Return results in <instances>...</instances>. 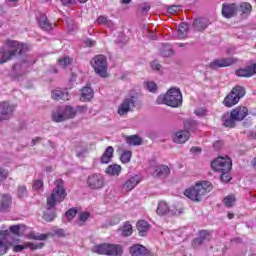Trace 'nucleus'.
<instances>
[{"label":"nucleus","mask_w":256,"mask_h":256,"mask_svg":"<svg viewBox=\"0 0 256 256\" xmlns=\"http://www.w3.org/2000/svg\"><path fill=\"white\" fill-rule=\"evenodd\" d=\"M27 47L25 44L17 40H6L4 45L0 47V65L11 61L13 57L25 53Z\"/></svg>","instance_id":"obj_1"},{"label":"nucleus","mask_w":256,"mask_h":256,"mask_svg":"<svg viewBox=\"0 0 256 256\" xmlns=\"http://www.w3.org/2000/svg\"><path fill=\"white\" fill-rule=\"evenodd\" d=\"M156 103L158 105H168V107H181L183 105V94L177 87L170 88L166 94L158 96Z\"/></svg>","instance_id":"obj_2"},{"label":"nucleus","mask_w":256,"mask_h":256,"mask_svg":"<svg viewBox=\"0 0 256 256\" xmlns=\"http://www.w3.org/2000/svg\"><path fill=\"white\" fill-rule=\"evenodd\" d=\"M213 190V184L209 181L197 182L194 186L184 191L185 197L191 199V201H201L207 193H211Z\"/></svg>","instance_id":"obj_3"},{"label":"nucleus","mask_w":256,"mask_h":256,"mask_svg":"<svg viewBox=\"0 0 256 256\" xmlns=\"http://www.w3.org/2000/svg\"><path fill=\"white\" fill-rule=\"evenodd\" d=\"M66 197L67 192H65V188L63 187V180H56L55 188L52 190L51 195L47 198V205L48 207L53 208L57 205V203L65 201Z\"/></svg>","instance_id":"obj_4"},{"label":"nucleus","mask_w":256,"mask_h":256,"mask_svg":"<svg viewBox=\"0 0 256 256\" xmlns=\"http://www.w3.org/2000/svg\"><path fill=\"white\" fill-rule=\"evenodd\" d=\"M93 253L98 255H108V256H122L123 246L119 244H99L92 248Z\"/></svg>","instance_id":"obj_5"},{"label":"nucleus","mask_w":256,"mask_h":256,"mask_svg":"<svg viewBox=\"0 0 256 256\" xmlns=\"http://www.w3.org/2000/svg\"><path fill=\"white\" fill-rule=\"evenodd\" d=\"M245 97V87L235 86L231 92L224 98L223 105L225 107H234L241 99Z\"/></svg>","instance_id":"obj_6"},{"label":"nucleus","mask_w":256,"mask_h":256,"mask_svg":"<svg viewBox=\"0 0 256 256\" xmlns=\"http://www.w3.org/2000/svg\"><path fill=\"white\" fill-rule=\"evenodd\" d=\"M91 65L96 73V75H99V77H107V57L104 55H97L95 56L92 61Z\"/></svg>","instance_id":"obj_7"},{"label":"nucleus","mask_w":256,"mask_h":256,"mask_svg":"<svg viewBox=\"0 0 256 256\" xmlns=\"http://www.w3.org/2000/svg\"><path fill=\"white\" fill-rule=\"evenodd\" d=\"M86 185L89 189L99 191L105 187V177L102 174L94 173L88 176Z\"/></svg>","instance_id":"obj_8"},{"label":"nucleus","mask_w":256,"mask_h":256,"mask_svg":"<svg viewBox=\"0 0 256 256\" xmlns=\"http://www.w3.org/2000/svg\"><path fill=\"white\" fill-rule=\"evenodd\" d=\"M211 167L214 169V171L218 172L231 171L233 163L231 162V158L220 156L211 163Z\"/></svg>","instance_id":"obj_9"},{"label":"nucleus","mask_w":256,"mask_h":256,"mask_svg":"<svg viewBox=\"0 0 256 256\" xmlns=\"http://www.w3.org/2000/svg\"><path fill=\"white\" fill-rule=\"evenodd\" d=\"M135 103H137L135 96L126 97L118 106V115L121 117L127 115L132 109H135Z\"/></svg>","instance_id":"obj_10"},{"label":"nucleus","mask_w":256,"mask_h":256,"mask_svg":"<svg viewBox=\"0 0 256 256\" xmlns=\"http://www.w3.org/2000/svg\"><path fill=\"white\" fill-rule=\"evenodd\" d=\"M13 111H15V106L11 105L9 102L4 101L0 103V121H9L13 116Z\"/></svg>","instance_id":"obj_11"},{"label":"nucleus","mask_w":256,"mask_h":256,"mask_svg":"<svg viewBox=\"0 0 256 256\" xmlns=\"http://www.w3.org/2000/svg\"><path fill=\"white\" fill-rule=\"evenodd\" d=\"M189 137H191V134L189 133V131L179 130L173 134L172 139L174 143L181 145L183 143H187V141H189Z\"/></svg>","instance_id":"obj_12"},{"label":"nucleus","mask_w":256,"mask_h":256,"mask_svg":"<svg viewBox=\"0 0 256 256\" xmlns=\"http://www.w3.org/2000/svg\"><path fill=\"white\" fill-rule=\"evenodd\" d=\"M230 113L232 114V118L236 119V121H243V119L249 115V109H247L245 106H238Z\"/></svg>","instance_id":"obj_13"},{"label":"nucleus","mask_w":256,"mask_h":256,"mask_svg":"<svg viewBox=\"0 0 256 256\" xmlns=\"http://www.w3.org/2000/svg\"><path fill=\"white\" fill-rule=\"evenodd\" d=\"M222 15L226 19H231V17H237V4H223Z\"/></svg>","instance_id":"obj_14"},{"label":"nucleus","mask_w":256,"mask_h":256,"mask_svg":"<svg viewBox=\"0 0 256 256\" xmlns=\"http://www.w3.org/2000/svg\"><path fill=\"white\" fill-rule=\"evenodd\" d=\"M52 99L56 101H69L71 99V95L67 91V89H56L52 91Z\"/></svg>","instance_id":"obj_15"},{"label":"nucleus","mask_w":256,"mask_h":256,"mask_svg":"<svg viewBox=\"0 0 256 256\" xmlns=\"http://www.w3.org/2000/svg\"><path fill=\"white\" fill-rule=\"evenodd\" d=\"M9 237V231H0V255H5L9 250V243L7 239Z\"/></svg>","instance_id":"obj_16"},{"label":"nucleus","mask_w":256,"mask_h":256,"mask_svg":"<svg viewBox=\"0 0 256 256\" xmlns=\"http://www.w3.org/2000/svg\"><path fill=\"white\" fill-rule=\"evenodd\" d=\"M252 6L248 2H242L240 5H237V14L242 19L249 17L251 15Z\"/></svg>","instance_id":"obj_17"},{"label":"nucleus","mask_w":256,"mask_h":256,"mask_svg":"<svg viewBox=\"0 0 256 256\" xmlns=\"http://www.w3.org/2000/svg\"><path fill=\"white\" fill-rule=\"evenodd\" d=\"M237 77H253L256 75V64H251L243 69L236 71Z\"/></svg>","instance_id":"obj_18"},{"label":"nucleus","mask_w":256,"mask_h":256,"mask_svg":"<svg viewBox=\"0 0 256 256\" xmlns=\"http://www.w3.org/2000/svg\"><path fill=\"white\" fill-rule=\"evenodd\" d=\"M171 173V170L165 165L156 166L154 172L152 173L153 177H158L159 179H165Z\"/></svg>","instance_id":"obj_19"},{"label":"nucleus","mask_w":256,"mask_h":256,"mask_svg":"<svg viewBox=\"0 0 256 256\" xmlns=\"http://www.w3.org/2000/svg\"><path fill=\"white\" fill-rule=\"evenodd\" d=\"M209 239H211V234H209L207 230H202L199 233V237L193 240L192 246L196 249V247H200V245H203V243L209 241Z\"/></svg>","instance_id":"obj_20"},{"label":"nucleus","mask_w":256,"mask_h":256,"mask_svg":"<svg viewBox=\"0 0 256 256\" xmlns=\"http://www.w3.org/2000/svg\"><path fill=\"white\" fill-rule=\"evenodd\" d=\"M141 183V176L134 175L131 178H129L123 185V188L126 191H133V188L136 187L138 184Z\"/></svg>","instance_id":"obj_21"},{"label":"nucleus","mask_w":256,"mask_h":256,"mask_svg":"<svg viewBox=\"0 0 256 256\" xmlns=\"http://www.w3.org/2000/svg\"><path fill=\"white\" fill-rule=\"evenodd\" d=\"M234 61L232 58H222L216 59L210 63V67L212 69H217V67H229V65H233Z\"/></svg>","instance_id":"obj_22"},{"label":"nucleus","mask_w":256,"mask_h":256,"mask_svg":"<svg viewBox=\"0 0 256 256\" xmlns=\"http://www.w3.org/2000/svg\"><path fill=\"white\" fill-rule=\"evenodd\" d=\"M52 121H54L55 123H63V121H66L63 106L57 107L53 110Z\"/></svg>","instance_id":"obj_23"},{"label":"nucleus","mask_w":256,"mask_h":256,"mask_svg":"<svg viewBox=\"0 0 256 256\" xmlns=\"http://www.w3.org/2000/svg\"><path fill=\"white\" fill-rule=\"evenodd\" d=\"M95 92L91 86H86L80 90V101H91Z\"/></svg>","instance_id":"obj_24"},{"label":"nucleus","mask_w":256,"mask_h":256,"mask_svg":"<svg viewBox=\"0 0 256 256\" xmlns=\"http://www.w3.org/2000/svg\"><path fill=\"white\" fill-rule=\"evenodd\" d=\"M113 153H115V149L112 146H108L100 158V163L103 165L111 163V159H113Z\"/></svg>","instance_id":"obj_25"},{"label":"nucleus","mask_w":256,"mask_h":256,"mask_svg":"<svg viewBox=\"0 0 256 256\" xmlns=\"http://www.w3.org/2000/svg\"><path fill=\"white\" fill-rule=\"evenodd\" d=\"M129 252L132 256H145L147 254V248L140 244H134L129 248Z\"/></svg>","instance_id":"obj_26"},{"label":"nucleus","mask_w":256,"mask_h":256,"mask_svg":"<svg viewBox=\"0 0 256 256\" xmlns=\"http://www.w3.org/2000/svg\"><path fill=\"white\" fill-rule=\"evenodd\" d=\"M38 23L43 31H53L55 29V24H51L46 15H41Z\"/></svg>","instance_id":"obj_27"},{"label":"nucleus","mask_w":256,"mask_h":256,"mask_svg":"<svg viewBox=\"0 0 256 256\" xmlns=\"http://www.w3.org/2000/svg\"><path fill=\"white\" fill-rule=\"evenodd\" d=\"M156 213L160 217H163L165 215H169V213H171V210L169 209V204H167V202H165V201H160L158 203V207L156 209Z\"/></svg>","instance_id":"obj_28"},{"label":"nucleus","mask_w":256,"mask_h":256,"mask_svg":"<svg viewBox=\"0 0 256 256\" xmlns=\"http://www.w3.org/2000/svg\"><path fill=\"white\" fill-rule=\"evenodd\" d=\"M12 198L8 194H4L0 198V211H7L11 207Z\"/></svg>","instance_id":"obj_29"},{"label":"nucleus","mask_w":256,"mask_h":256,"mask_svg":"<svg viewBox=\"0 0 256 256\" xmlns=\"http://www.w3.org/2000/svg\"><path fill=\"white\" fill-rule=\"evenodd\" d=\"M105 173H106V175H110L111 177H117L121 174V166H119L117 164L109 165L106 168Z\"/></svg>","instance_id":"obj_30"},{"label":"nucleus","mask_w":256,"mask_h":256,"mask_svg":"<svg viewBox=\"0 0 256 256\" xmlns=\"http://www.w3.org/2000/svg\"><path fill=\"white\" fill-rule=\"evenodd\" d=\"M222 121H223L224 127H230V128L235 127V123H237V119L233 118L231 112L230 114L229 113L224 114Z\"/></svg>","instance_id":"obj_31"},{"label":"nucleus","mask_w":256,"mask_h":256,"mask_svg":"<svg viewBox=\"0 0 256 256\" xmlns=\"http://www.w3.org/2000/svg\"><path fill=\"white\" fill-rule=\"evenodd\" d=\"M137 229L141 237H145V233L149 231V223L145 220H140L137 222Z\"/></svg>","instance_id":"obj_32"},{"label":"nucleus","mask_w":256,"mask_h":256,"mask_svg":"<svg viewBox=\"0 0 256 256\" xmlns=\"http://www.w3.org/2000/svg\"><path fill=\"white\" fill-rule=\"evenodd\" d=\"M175 52L173 51V47H171L170 44H164L162 45L161 49H160V55L162 57H172V55H174Z\"/></svg>","instance_id":"obj_33"},{"label":"nucleus","mask_w":256,"mask_h":256,"mask_svg":"<svg viewBox=\"0 0 256 256\" xmlns=\"http://www.w3.org/2000/svg\"><path fill=\"white\" fill-rule=\"evenodd\" d=\"M64 109V117L67 121V119H75L76 116V110L73 106H63Z\"/></svg>","instance_id":"obj_34"},{"label":"nucleus","mask_w":256,"mask_h":256,"mask_svg":"<svg viewBox=\"0 0 256 256\" xmlns=\"http://www.w3.org/2000/svg\"><path fill=\"white\" fill-rule=\"evenodd\" d=\"M207 25H209V24L207 23V20H205V19H196L193 22V27L197 31H203V29H207Z\"/></svg>","instance_id":"obj_35"},{"label":"nucleus","mask_w":256,"mask_h":256,"mask_svg":"<svg viewBox=\"0 0 256 256\" xmlns=\"http://www.w3.org/2000/svg\"><path fill=\"white\" fill-rule=\"evenodd\" d=\"M188 31H189V26L187 25V23H181L178 26V37H179V39H185V37H187Z\"/></svg>","instance_id":"obj_36"},{"label":"nucleus","mask_w":256,"mask_h":256,"mask_svg":"<svg viewBox=\"0 0 256 256\" xmlns=\"http://www.w3.org/2000/svg\"><path fill=\"white\" fill-rule=\"evenodd\" d=\"M71 63H73V59L68 56H64V57L58 59V65L60 67H62L63 69H65L66 67H69V65H71Z\"/></svg>","instance_id":"obj_37"},{"label":"nucleus","mask_w":256,"mask_h":256,"mask_svg":"<svg viewBox=\"0 0 256 256\" xmlns=\"http://www.w3.org/2000/svg\"><path fill=\"white\" fill-rule=\"evenodd\" d=\"M49 235L47 234H39L37 232H31L28 234V239H34L35 241H45Z\"/></svg>","instance_id":"obj_38"},{"label":"nucleus","mask_w":256,"mask_h":256,"mask_svg":"<svg viewBox=\"0 0 256 256\" xmlns=\"http://www.w3.org/2000/svg\"><path fill=\"white\" fill-rule=\"evenodd\" d=\"M126 141L128 145H134V146L141 145V143H143V140H141V138L137 135L129 136L126 139Z\"/></svg>","instance_id":"obj_39"},{"label":"nucleus","mask_w":256,"mask_h":256,"mask_svg":"<svg viewBox=\"0 0 256 256\" xmlns=\"http://www.w3.org/2000/svg\"><path fill=\"white\" fill-rule=\"evenodd\" d=\"M122 237H130L133 234V226L131 224L126 223L121 229Z\"/></svg>","instance_id":"obj_40"},{"label":"nucleus","mask_w":256,"mask_h":256,"mask_svg":"<svg viewBox=\"0 0 256 256\" xmlns=\"http://www.w3.org/2000/svg\"><path fill=\"white\" fill-rule=\"evenodd\" d=\"M235 201H237L235 195H228L223 199V203L227 207H233V205H235Z\"/></svg>","instance_id":"obj_41"},{"label":"nucleus","mask_w":256,"mask_h":256,"mask_svg":"<svg viewBox=\"0 0 256 256\" xmlns=\"http://www.w3.org/2000/svg\"><path fill=\"white\" fill-rule=\"evenodd\" d=\"M87 153H88L87 147H77L76 148V156L79 159H85V157H87Z\"/></svg>","instance_id":"obj_42"},{"label":"nucleus","mask_w":256,"mask_h":256,"mask_svg":"<svg viewBox=\"0 0 256 256\" xmlns=\"http://www.w3.org/2000/svg\"><path fill=\"white\" fill-rule=\"evenodd\" d=\"M55 219V212L48 208L43 214L44 221H53Z\"/></svg>","instance_id":"obj_43"},{"label":"nucleus","mask_w":256,"mask_h":256,"mask_svg":"<svg viewBox=\"0 0 256 256\" xmlns=\"http://www.w3.org/2000/svg\"><path fill=\"white\" fill-rule=\"evenodd\" d=\"M89 217H91V214L89 212H81L78 215V225H80V227L85 223V221H87V219H89Z\"/></svg>","instance_id":"obj_44"},{"label":"nucleus","mask_w":256,"mask_h":256,"mask_svg":"<svg viewBox=\"0 0 256 256\" xmlns=\"http://www.w3.org/2000/svg\"><path fill=\"white\" fill-rule=\"evenodd\" d=\"M32 189L34 191H37L38 193H42V191H43V180H41V179L35 180L33 185H32Z\"/></svg>","instance_id":"obj_45"},{"label":"nucleus","mask_w":256,"mask_h":256,"mask_svg":"<svg viewBox=\"0 0 256 256\" xmlns=\"http://www.w3.org/2000/svg\"><path fill=\"white\" fill-rule=\"evenodd\" d=\"M132 153L131 151L127 150L124 151L120 157L122 163H129L131 161Z\"/></svg>","instance_id":"obj_46"},{"label":"nucleus","mask_w":256,"mask_h":256,"mask_svg":"<svg viewBox=\"0 0 256 256\" xmlns=\"http://www.w3.org/2000/svg\"><path fill=\"white\" fill-rule=\"evenodd\" d=\"M167 11L170 15H177V13H179V11H181V6L172 5V6L168 7Z\"/></svg>","instance_id":"obj_47"},{"label":"nucleus","mask_w":256,"mask_h":256,"mask_svg":"<svg viewBox=\"0 0 256 256\" xmlns=\"http://www.w3.org/2000/svg\"><path fill=\"white\" fill-rule=\"evenodd\" d=\"M221 176L220 179L223 181V183H229L231 181V175H229V171H220Z\"/></svg>","instance_id":"obj_48"},{"label":"nucleus","mask_w":256,"mask_h":256,"mask_svg":"<svg viewBox=\"0 0 256 256\" xmlns=\"http://www.w3.org/2000/svg\"><path fill=\"white\" fill-rule=\"evenodd\" d=\"M76 215H77V209L71 208L66 212L65 217L66 219H68V221H71Z\"/></svg>","instance_id":"obj_49"},{"label":"nucleus","mask_w":256,"mask_h":256,"mask_svg":"<svg viewBox=\"0 0 256 256\" xmlns=\"http://www.w3.org/2000/svg\"><path fill=\"white\" fill-rule=\"evenodd\" d=\"M21 71V73L27 72V62H23L22 64L14 65V71Z\"/></svg>","instance_id":"obj_50"},{"label":"nucleus","mask_w":256,"mask_h":256,"mask_svg":"<svg viewBox=\"0 0 256 256\" xmlns=\"http://www.w3.org/2000/svg\"><path fill=\"white\" fill-rule=\"evenodd\" d=\"M146 89H148L150 93H155L157 91V84L153 81H149L146 83Z\"/></svg>","instance_id":"obj_51"},{"label":"nucleus","mask_w":256,"mask_h":256,"mask_svg":"<svg viewBox=\"0 0 256 256\" xmlns=\"http://www.w3.org/2000/svg\"><path fill=\"white\" fill-rule=\"evenodd\" d=\"M9 177V170L0 167V182L5 181Z\"/></svg>","instance_id":"obj_52"},{"label":"nucleus","mask_w":256,"mask_h":256,"mask_svg":"<svg viewBox=\"0 0 256 256\" xmlns=\"http://www.w3.org/2000/svg\"><path fill=\"white\" fill-rule=\"evenodd\" d=\"M66 25L69 31H75V29H77L75 22L69 18L66 20Z\"/></svg>","instance_id":"obj_53"},{"label":"nucleus","mask_w":256,"mask_h":256,"mask_svg":"<svg viewBox=\"0 0 256 256\" xmlns=\"http://www.w3.org/2000/svg\"><path fill=\"white\" fill-rule=\"evenodd\" d=\"M195 115L197 117H205V115H207V109L205 108H198L195 110Z\"/></svg>","instance_id":"obj_54"},{"label":"nucleus","mask_w":256,"mask_h":256,"mask_svg":"<svg viewBox=\"0 0 256 256\" xmlns=\"http://www.w3.org/2000/svg\"><path fill=\"white\" fill-rule=\"evenodd\" d=\"M27 195V187L25 186H19L18 187V197H25Z\"/></svg>","instance_id":"obj_55"},{"label":"nucleus","mask_w":256,"mask_h":256,"mask_svg":"<svg viewBox=\"0 0 256 256\" xmlns=\"http://www.w3.org/2000/svg\"><path fill=\"white\" fill-rule=\"evenodd\" d=\"M11 233L14 235H19V231H21V227L19 225H14L10 227Z\"/></svg>","instance_id":"obj_56"},{"label":"nucleus","mask_w":256,"mask_h":256,"mask_svg":"<svg viewBox=\"0 0 256 256\" xmlns=\"http://www.w3.org/2000/svg\"><path fill=\"white\" fill-rule=\"evenodd\" d=\"M61 3L62 5L69 7L71 5H75V3H77V0H61Z\"/></svg>","instance_id":"obj_57"},{"label":"nucleus","mask_w":256,"mask_h":256,"mask_svg":"<svg viewBox=\"0 0 256 256\" xmlns=\"http://www.w3.org/2000/svg\"><path fill=\"white\" fill-rule=\"evenodd\" d=\"M107 17H105V16H99L98 18H97V23L99 24V25H106L107 24Z\"/></svg>","instance_id":"obj_58"},{"label":"nucleus","mask_w":256,"mask_h":256,"mask_svg":"<svg viewBox=\"0 0 256 256\" xmlns=\"http://www.w3.org/2000/svg\"><path fill=\"white\" fill-rule=\"evenodd\" d=\"M120 221H121V218H119V216H113L110 219V225H117L119 224Z\"/></svg>","instance_id":"obj_59"},{"label":"nucleus","mask_w":256,"mask_h":256,"mask_svg":"<svg viewBox=\"0 0 256 256\" xmlns=\"http://www.w3.org/2000/svg\"><path fill=\"white\" fill-rule=\"evenodd\" d=\"M74 109L76 110L77 115V113H85V111H87V106H77Z\"/></svg>","instance_id":"obj_60"},{"label":"nucleus","mask_w":256,"mask_h":256,"mask_svg":"<svg viewBox=\"0 0 256 256\" xmlns=\"http://www.w3.org/2000/svg\"><path fill=\"white\" fill-rule=\"evenodd\" d=\"M151 68L154 69V71H159V69H161V64H159L157 61H154L151 63Z\"/></svg>","instance_id":"obj_61"},{"label":"nucleus","mask_w":256,"mask_h":256,"mask_svg":"<svg viewBox=\"0 0 256 256\" xmlns=\"http://www.w3.org/2000/svg\"><path fill=\"white\" fill-rule=\"evenodd\" d=\"M213 147H214V149H216V151H219V149H221V147H223V142L216 141L213 143Z\"/></svg>","instance_id":"obj_62"},{"label":"nucleus","mask_w":256,"mask_h":256,"mask_svg":"<svg viewBox=\"0 0 256 256\" xmlns=\"http://www.w3.org/2000/svg\"><path fill=\"white\" fill-rule=\"evenodd\" d=\"M30 248L32 250H35V249H42L43 248V243H39V244H30Z\"/></svg>","instance_id":"obj_63"},{"label":"nucleus","mask_w":256,"mask_h":256,"mask_svg":"<svg viewBox=\"0 0 256 256\" xmlns=\"http://www.w3.org/2000/svg\"><path fill=\"white\" fill-rule=\"evenodd\" d=\"M85 45H86V47H93V45H95V41H93L91 39H86Z\"/></svg>","instance_id":"obj_64"}]
</instances>
